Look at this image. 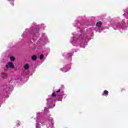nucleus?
Segmentation results:
<instances>
[{
	"instance_id": "obj_16",
	"label": "nucleus",
	"mask_w": 128,
	"mask_h": 128,
	"mask_svg": "<svg viewBox=\"0 0 128 128\" xmlns=\"http://www.w3.org/2000/svg\"><path fill=\"white\" fill-rule=\"evenodd\" d=\"M64 72H66V71H64Z\"/></svg>"
},
{
	"instance_id": "obj_5",
	"label": "nucleus",
	"mask_w": 128,
	"mask_h": 128,
	"mask_svg": "<svg viewBox=\"0 0 128 128\" xmlns=\"http://www.w3.org/2000/svg\"><path fill=\"white\" fill-rule=\"evenodd\" d=\"M46 100L48 102H48H52V98H48Z\"/></svg>"
},
{
	"instance_id": "obj_18",
	"label": "nucleus",
	"mask_w": 128,
	"mask_h": 128,
	"mask_svg": "<svg viewBox=\"0 0 128 128\" xmlns=\"http://www.w3.org/2000/svg\"><path fill=\"white\" fill-rule=\"evenodd\" d=\"M83 48H85V46H84Z\"/></svg>"
},
{
	"instance_id": "obj_6",
	"label": "nucleus",
	"mask_w": 128,
	"mask_h": 128,
	"mask_svg": "<svg viewBox=\"0 0 128 128\" xmlns=\"http://www.w3.org/2000/svg\"><path fill=\"white\" fill-rule=\"evenodd\" d=\"M10 60H12V62H14V60H16V58H14V57L11 56V57H10Z\"/></svg>"
},
{
	"instance_id": "obj_14",
	"label": "nucleus",
	"mask_w": 128,
	"mask_h": 128,
	"mask_svg": "<svg viewBox=\"0 0 128 128\" xmlns=\"http://www.w3.org/2000/svg\"><path fill=\"white\" fill-rule=\"evenodd\" d=\"M11 4H12V6H14V4L13 2L11 3Z\"/></svg>"
},
{
	"instance_id": "obj_10",
	"label": "nucleus",
	"mask_w": 128,
	"mask_h": 128,
	"mask_svg": "<svg viewBox=\"0 0 128 128\" xmlns=\"http://www.w3.org/2000/svg\"><path fill=\"white\" fill-rule=\"evenodd\" d=\"M56 96V93L53 92V93L52 94L51 96H52V97H54V96Z\"/></svg>"
},
{
	"instance_id": "obj_3",
	"label": "nucleus",
	"mask_w": 128,
	"mask_h": 128,
	"mask_svg": "<svg viewBox=\"0 0 128 128\" xmlns=\"http://www.w3.org/2000/svg\"><path fill=\"white\" fill-rule=\"evenodd\" d=\"M37 58L36 55H34L33 56H32V60H36Z\"/></svg>"
},
{
	"instance_id": "obj_13",
	"label": "nucleus",
	"mask_w": 128,
	"mask_h": 128,
	"mask_svg": "<svg viewBox=\"0 0 128 128\" xmlns=\"http://www.w3.org/2000/svg\"><path fill=\"white\" fill-rule=\"evenodd\" d=\"M56 92H60V90L59 89Z\"/></svg>"
},
{
	"instance_id": "obj_1",
	"label": "nucleus",
	"mask_w": 128,
	"mask_h": 128,
	"mask_svg": "<svg viewBox=\"0 0 128 128\" xmlns=\"http://www.w3.org/2000/svg\"><path fill=\"white\" fill-rule=\"evenodd\" d=\"M6 68H14V64L12 62H9L7 65H6Z\"/></svg>"
},
{
	"instance_id": "obj_17",
	"label": "nucleus",
	"mask_w": 128,
	"mask_h": 128,
	"mask_svg": "<svg viewBox=\"0 0 128 128\" xmlns=\"http://www.w3.org/2000/svg\"><path fill=\"white\" fill-rule=\"evenodd\" d=\"M18 124V126H20V124Z\"/></svg>"
},
{
	"instance_id": "obj_9",
	"label": "nucleus",
	"mask_w": 128,
	"mask_h": 128,
	"mask_svg": "<svg viewBox=\"0 0 128 128\" xmlns=\"http://www.w3.org/2000/svg\"><path fill=\"white\" fill-rule=\"evenodd\" d=\"M44 56L43 54L40 55V60H44Z\"/></svg>"
},
{
	"instance_id": "obj_12",
	"label": "nucleus",
	"mask_w": 128,
	"mask_h": 128,
	"mask_svg": "<svg viewBox=\"0 0 128 128\" xmlns=\"http://www.w3.org/2000/svg\"><path fill=\"white\" fill-rule=\"evenodd\" d=\"M53 126H54V124H51V126H48V128H52Z\"/></svg>"
},
{
	"instance_id": "obj_4",
	"label": "nucleus",
	"mask_w": 128,
	"mask_h": 128,
	"mask_svg": "<svg viewBox=\"0 0 128 128\" xmlns=\"http://www.w3.org/2000/svg\"><path fill=\"white\" fill-rule=\"evenodd\" d=\"M28 68H30V66H28V64H26L24 66V68H25V70H28Z\"/></svg>"
},
{
	"instance_id": "obj_11",
	"label": "nucleus",
	"mask_w": 128,
	"mask_h": 128,
	"mask_svg": "<svg viewBox=\"0 0 128 128\" xmlns=\"http://www.w3.org/2000/svg\"><path fill=\"white\" fill-rule=\"evenodd\" d=\"M36 128H40V124H36Z\"/></svg>"
},
{
	"instance_id": "obj_15",
	"label": "nucleus",
	"mask_w": 128,
	"mask_h": 128,
	"mask_svg": "<svg viewBox=\"0 0 128 128\" xmlns=\"http://www.w3.org/2000/svg\"><path fill=\"white\" fill-rule=\"evenodd\" d=\"M9 2L13 1L14 0H8Z\"/></svg>"
},
{
	"instance_id": "obj_7",
	"label": "nucleus",
	"mask_w": 128,
	"mask_h": 128,
	"mask_svg": "<svg viewBox=\"0 0 128 128\" xmlns=\"http://www.w3.org/2000/svg\"><path fill=\"white\" fill-rule=\"evenodd\" d=\"M108 94V92L106 90H105L104 92V94Z\"/></svg>"
},
{
	"instance_id": "obj_8",
	"label": "nucleus",
	"mask_w": 128,
	"mask_h": 128,
	"mask_svg": "<svg viewBox=\"0 0 128 128\" xmlns=\"http://www.w3.org/2000/svg\"><path fill=\"white\" fill-rule=\"evenodd\" d=\"M2 76L4 78H6V74L4 73L2 74Z\"/></svg>"
},
{
	"instance_id": "obj_2",
	"label": "nucleus",
	"mask_w": 128,
	"mask_h": 128,
	"mask_svg": "<svg viewBox=\"0 0 128 128\" xmlns=\"http://www.w3.org/2000/svg\"><path fill=\"white\" fill-rule=\"evenodd\" d=\"M96 26H98V28H100V26H102V22H97Z\"/></svg>"
}]
</instances>
